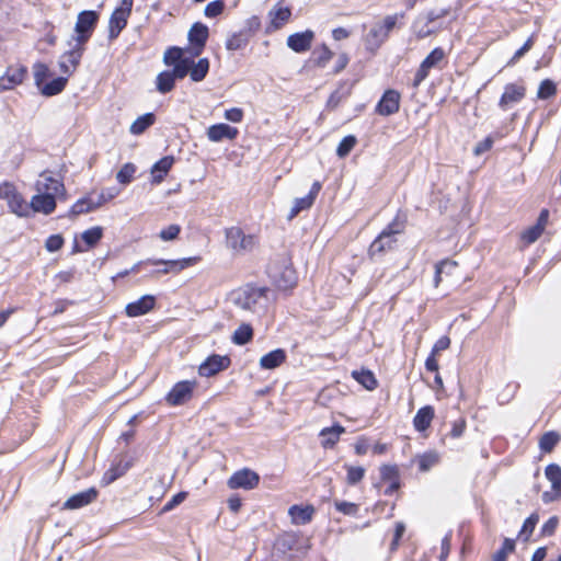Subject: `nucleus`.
<instances>
[{
    "label": "nucleus",
    "mask_w": 561,
    "mask_h": 561,
    "mask_svg": "<svg viewBox=\"0 0 561 561\" xmlns=\"http://www.w3.org/2000/svg\"><path fill=\"white\" fill-rule=\"evenodd\" d=\"M133 0H123L122 4L112 13L108 23V37L110 39L116 38L119 33L125 28L127 20L130 15Z\"/></svg>",
    "instance_id": "nucleus-7"
},
{
    "label": "nucleus",
    "mask_w": 561,
    "mask_h": 561,
    "mask_svg": "<svg viewBox=\"0 0 561 561\" xmlns=\"http://www.w3.org/2000/svg\"><path fill=\"white\" fill-rule=\"evenodd\" d=\"M550 213L548 209H542L537 218L536 224L528 228V243L537 241L543 233L548 222Z\"/></svg>",
    "instance_id": "nucleus-33"
},
{
    "label": "nucleus",
    "mask_w": 561,
    "mask_h": 561,
    "mask_svg": "<svg viewBox=\"0 0 561 561\" xmlns=\"http://www.w3.org/2000/svg\"><path fill=\"white\" fill-rule=\"evenodd\" d=\"M270 293L271 290L265 287L245 286L233 290L230 294V301L244 311L261 312L267 306Z\"/></svg>",
    "instance_id": "nucleus-1"
},
{
    "label": "nucleus",
    "mask_w": 561,
    "mask_h": 561,
    "mask_svg": "<svg viewBox=\"0 0 561 561\" xmlns=\"http://www.w3.org/2000/svg\"><path fill=\"white\" fill-rule=\"evenodd\" d=\"M163 62L172 67V69H176L178 67L185 68V76L188 73L190 68V57L185 56V50L179 47H170L163 56Z\"/></svg>",
    "instance_id": "nucleus-21"
},
{
    "label": "nucleus",
    "mask_w": 561,
    "mask_h": 561,
    "mask_svg": "<svg viewBox=\"0 0 561 561\" xmlns=\"http://www.w3.org/2000/svg\"><path fill=\"white\" fill-rule=\"evenodd\" d=\"M559 524V519L557 516L550 517L542 526L541 534L543 536H551L554 534Z\"/></svg>",
    "instance_id": "nucleus-63"
},
{
    "label": "nucleus",
    "mask_w": 561,
    "mask_h": 561,
    "mask_svg": "<svg viewBox=\"0 0 561 561\" xmlns=\"http://www.w3.org/2000/svg\"><path fill=\"white\" fill-rule=\"evenodd\" d=\"M439 457L435 451L425 453L417 456L416 461L421 471H427L438 463Z\"/></svg>",
    "instance_id": "nucleus-41"
},
{
    "label": "nucleus",
    "mask_w": 561,
    "mask_h": 561,
    "mask_svg": "<svg viewBox=\"0 0 561 561\" xmlns=\"http://www.w3.org/2000/svg\"><path fill=\"white\" fill-rule=\"evenodd\" d=\"M27 73L26 67L22 65H13L7 68L5 72L0 77V90H12L20 85Z\"/></svg>",
    "instance_id": "nucleus-12"
},
{
    "label": "nucleus",
    "mask_w": 561,
    "mask_h": 561,
    "mask_svg": "<svg viewBox=\"0 0 561 561\" xmlns=\"http://www.w3.org/2000/svg\"><path fill=\"white\" fill-rule=\"evenodd\" d=\"M64 244V239L60 234H53L48 237L45 242V248L48 252H56L61 249Z\"/></svg>",
    "instance_id": "nucleus-59"
},
{
    "label": "nucleus",
    "mask_w": 561,
    "mask_h": 561,
    "mask_svg": "<svg viewBox=\"0 0 561 561\" xmlns=\"http://www.w3.org/2000/svg\"><path fill=\"white\" fill-rule=\"evenodd\" d=\"M388 38L385 31L376 23L364 38L367 49L376 51L382 43Z\"/></svg>",
    "instance_id": "nucleus-29"
},
{
    "label": "nucleus",
    "mask_w": 561,
    "mask_h": 561,
    "mask_svg": "<svg viewBox=\"0 0 561 561\" xmlns=\"http://www.w3.org/2000/svg\"><path fill=\"white\" fill-rule=\"evenodd\" d=\"M320 190H321V183L316 181L312 184L310 192L307 196L301 197V198H296L294 201L293 207H291L289 216H288L289 219H293L294 217H296L301 210L310 208L313 205L314 199H316L317 195L319 194Z\"/></svg>",
    "instance_id": "nucleus-23"
},
{
    "label": "nucleus",
    "mask_w": 561,
    "mask_h": 561,
    "mask_svg": "<svg viewBox=\"0 0 561 561\" xmlns=\"http://www.w3.org/2000/svg\"><path fill=\"white\" fill-rule=\"evenodd\" d=\"M253 337V330L250 324H241L232 335V342L237 345H244Z\"/></svg>",
    "instance_id": "nucleus-40"
},
{
    "label": "nucleus",
    "mask_w": 561,
    "mask_h": 561,
    "mask_svg": "<svg viewBox=\"0 0 561 561\" xmlns=\"http://www.w3.org/2000/svg\"><path fill=\"white\" fill-rule=\"evenodd\" d=\"M334 506L340 513L348 516H354L358 512V505L353 502L335 501Z\"/></svg>",
    "instance_id": "nucleus-54"
},
{
    "label": "nucleus",
    "mask_w": 561,
    "mask_h": 561,
    "mask_svg": "<svg viewBox=\"0 0 561 561\" xmlns=\"http://www.w3.org/2000/svg\"><path fill=\"white\" fill-rule=\"evenodd\" d=\"M229 365V358L220 355H211L198 367V373L203 377H211L226 369Z\"/></svg>",
    "instance_id": "nucleus-18"
},
{
    "label": "nucleus",
    "mask_w": 561,
    "mask_h": 561,
    "mask_svg": "<svg viewBox=\"0 0 561 561\" xmlns=\"http://www.w3.org/2000/svg\"><path fill=\"white\" fill-rule=\"evenodd\" d=\"M133 460H119L116 463H113L103 474L101 483L102 485H108L113 483L118 478L123 477L131 467Z\"/></svg>",
    "instance_id": "nucleus-27"
},
{
    "label": "nucleus",
    "mask_w": 561,
    "mask_h": 561,
    "mask_svg": "<svg viewBox=\"0 0 561 561\" xmlns=\"http://www.w3.org/2000/svg\"><path fill=\"white\" fill-rule=\"evenodd\" d=\"M414 30H415V34L419 38L427 37L434 33V30L428 27V23L427 22L423 23L422 19H417L415 21Z\"/></svg>",
    "instance_id": "nucleus-58"
},
{
    "label": "nucleus",
    "mask_w": 561,
    "mask_h": 561,
    "mask_svg": "<svg viewBox=\"0 0 561 561\" xmlns=\"http://www.w3.org/2000/svg\"><path fill=\"white\" fill-rule=\"evenodd\" d=\"M356 144L357 139L355 136L350 135L344 137L336 148V154L340 158H345L353 150Z\"/></svg>",
    "instance_id": "nucleus-46"
},
{
    "label": "nucleus",
    "mask_w": 561,
    "mask_h": 561,
    "mask_svg": "<svg viewBox=\"0 0 561 561\" xmlns=\"http://www.w3.org/2000/svg\"><path fill=\"white\" fill-rule=\"evenodd\" d=\"M257 244L254 234H245L239 227L226 229V245L236 254H244L252 251Z\"/></svg>",
    "instance_id": "nucleus-3"
},
{
    "label": "nucleus",
    "mask_w": 561,
    "mask_h": 561,
    "mask_svg": "<svg viewBox=\"0 0 561 561\" xmlns=\"http://www.w3.org/2000/svg\"><path fill=\"white\" fill-rule=\"evenodd\" d=\"M560 440V436L554 432H548L539 439V447L545 453H550Z\"/></svg>",
    "instance_id": "nucleus-44"
},
{
    "label": "nucleus",
    "mask_w": 561,
    "mask_h": 561,
    "mask_svg": "<svg viewBox=\"0 0 561 561\" xmlns=\"http://www.w3.org/2000/svg\"><path fill=\"white\" fill-rule=\"evenodd\" d=\"M68 82V77H58L53 79L50 82L44 83L42 87H38L41 93L46 96H53L59 94L66 88Z\"/></svg>",
    "instance_id": "nucleus-38"
},
{
    "label": "nucleus",
    "mask_w": 561,
    "mask_h": 561,
    "mask_svg": "<svg viewBox=\"0 0 561 561\" xmlns=\"http://www.w3.org/2000/svg\"><path fill=\"white\" fill-rule=\"evenodd\" d=\"M352 377L369 391L377 388L378 381L373 371L368 369L353 370Z\"/></svg>",
    "instance_id": "nucleus-36"
},
{
    "label": "nucleus",
    "mask_w": 561,
    "mask_h": 561,
    "mask_svg": "<svg viewBox=\"0 0 561 561\" xmlns=\"http://www.w3.org/2000/svg\"><path fill=\"white\" fill-rule=\"evenodd\" d=\"M445 268L449 270H458V264L455 261H443L438 264H436V271H435V277H434V285L437 287L439 283L443 280V271Z\"/></svg>",
    "instance_id": "nucleus-52"
},
{
    "label": "nucleus",
    "mask_w": 561,
    "mask_h": 561,
    "mask_svg": "<svg viewBox=\"0 0 561 561\" xmlns=\"http://www.w3.org/2000/svg\"><path fill=\"white\" fill-rule=\"evenodd\" d=\"M445 57V53L442 48H435L432 50V53L422 61V65L424 68H427L431 70L433 67H435L438 62L443 60Z\"/></svg>",
    "instance_id": "nucleus-51"
},
{
    "label": "nucleus",
    "mask_w": 561,
    "mask_h": 561,
    "mask_svg": "<svg viewBox=\"0 0 561 561\" xmlns=\"http://www.w3.org/2000/svg\"><path fill=\"white\" fill-rule=\"evenodd\" d=\"M103 236V229L101 227H93L82 232V240L89 245H95Z\"/></svg>",
    "instance_id": "nucleus-47"
},
{
    "label": "nucleus",
    "mask_w": 561,
    "mask_h": 561,
    "mask_svg": "<svg viewBox=\"0 0 561 561\" xmlns=\"http://www.w3.org/2000/svg\"><path fill=\"white\" fill-rule=\"evenodd\" d=\"M224 10V2L220 0L209 2L205 8V15L208 18H216Z\"/></svg>",
    "instance_id": "nucleus-60"
},
{
    "label": "nucleus",
    "mask_w": 561,
    "mask_h": 561,
    "mask_svg": "<svg viewBox=\"0 0 561 561\" xmlns=\"http://www.w3.org/2000/svg\"><path fill=\"white\" fill-rule=\"evenodd\" d=\"M434 419V409L431 405H426L421 408L414 419H413V425L416 431L423 432L427 430Z\"/></svg>",
    "instance_id": "nucleus-34"
},
{
    "label": "nucleus",
    "mask_w": 561,
    "mask_h": 561,
    "mask_svg": "<svg viewBox=\"0 0 561 561\" xmlns=\"http://www.w3.org/2000/svg\"><path fill=\"white\" fill-rule=\"evenodd\" d=\"M403 15H387L382 22L378 23L379 26L385 31V33L389 36V33L392 31V28L396 26L399 18H402Z\"/></svg>",
    "instance_id": "nucleus-61"
},
{
    "label": "nucleus",
    "mask_w": 561,
    "mask_h": 561,
    "mask_svg": "<svg viewBox=\"0 0 561 561\" xmlns=\"http://www.w3.org/2000/svg\"><path fill=\"white\" fill-rule=\"evenodd\" d=\"M545 474L551 483V490L543 492V502L549 503L561 499V468L551 463L546 468Z\"/></svg>",
    "instance_id": "nucleus-11"
},
{
    "label": "nucleus",
    "mask_w": 561,
    "mask_h": 561,
    "mask_svg": "<svg viewBox=\"0 0 561 561\" xmlns=\"http://www.w3.org/2000/svg\"><path fill=\"white\" fill-rule=\"evenodd\" d=\"M514 540L505 539L503 547L493 554L492 561H505L507 554L514 550Z\"/></svg>",
    "instance_id": "nucleus-55"
},
{
    "label": "nucleus",
    "mask_w": 561,
    "mask_h": 561,
    "mask_svg": "<svg viewBox=\"0 0 561 561\" xmlns=\"http://www.w3.org/2000/svg\"><path fill=\"white\" fill-rule=\"evenodd\" d=\"M332 57L333 53L327 45H322L313 50V61L319 67H325Z\"/></svg>",
    "instance_id": "nucleus-42"
},
{
    "label": "nucleus",
    "mask_w": 561,
    "mask_h": 561,
    "mask_svg": "<svg viewBox=\"0 0 561 561\" xmlns=\"http://www.w3.org/2000/svg\"><path fill=\"white\" fill-rule=\"evenodd\" d=\"M314 39V33L307 30L301 33H295L287 37V46L295 53H305L310 49Z\"/></svg>",
    "instance_id": "nucleus-20"
},
{
    "label": "nucleus",
    "mask_w": 561,
    "mask_h": 561,
    "mask_svg": "<svg viewBox=\"0 0 561 561\" xmlns=\"http://www.w3.org/2000/svg\"><path fill=\"white\" fill-rule=\"evenodd\" d=\"M400 94L394 90H388L382 95L377 105V112L380 115L388 116L399 111Z\"/></svg>",
    "instance_id": "nucleus-24"
},
{
    "label": "nucleus",
    "mask_w": 561,
    "mask_h": 561,
    "mask_svg": "<svg viewBox=\"0 0 561 561\" xmlns=\"http://www.w3.org/2000/svg\"><path fill=\"white\" fill-rule=\"evenodd\" d=\"M314 512L312 505H293L288 510V515L294 525H306L311 522Z\"/></svg>",
    "instance_id": "nucleus-28"
},
{
    "label": "nucleus",
    "mask_w": 561,
    "mask_h": 561,
    "mask_svg": "<svg viewBox=\"0 0 561 561\" xmlns=\"http://www.w3.org/2000/svg\"><path fill=\"white\" fill-rule=\"evenodd\" d=\"M556 91V84L551 80L546 79L540 83L538 88L537 98L541 100H547L554 95Z\"/></svg>",
    "instance_id": "nucleus-49"
},
{
    "label": "nucleus",
    "mask_w": 561,
    "mask_h": 561,
    "mask_svg": "<svg viewBox=\"0 0 561 561\" xmlns=\"http://www.w3.org/2000/svg\"><path fill=\"white\" fill-rule=\"evenodd\" d=\"M98 208V205L95 202L90 199L89 197H84L79 199L72 207L71 213L73 215H80L84 213H89L91 210H94Z\"/></svg>",
    "instance_id": "nucleus-45"
},
{
    "label": "nucleus",
    "mask_w": 561,
    "mask_h": 561,
    "mask_svg": "<svg viewBox=\"0 0 561 561\" xmlns=\"http://www.w3.org/2000/svg\"><path fill=\"white\" fill-rule=\"evenodd\" d=\"M524 98V88L517 87L514 84H510L505 88V91L501 99V105L503 107H507L513 103L522 101Z\"/></svg>",
    "instance_id": "nucleus-37"
},
{
    "label": "nucleus",
    "mask_w": 561,
    "mask_h": 561,
    "mask_svg": "<svg viewBox=\"0 0 561 561\" xmlns=\"http://www.w3.org/2000/svg\"><path fill=\"white\" fill-rule=\"evenodd\" d=\"M181 227L179 225L173 224L162 229L159 233V237L163 241H172L179 237Z\"/></svg>",
    "instance_id": "nucleus-57"
},
{
    "label": "nucleus",
    "mask_w": 561,
    "mask_h": 561,
    "mask_svg": "<svg viewBox=\"0 0 561 561\" xmlns=\"http://www.w3.org/2000/svg\"><path fill=\"white\" fill-rule=\"evenodd\" d=\"M260 482V476L248 468L236 471L227 481L228 486L231 490L244 489L252 490L257 486Z\"/></svg>",
    "instance_id": "nucleus-9"
},
{
    "label": "nucleus",
    "mask_w": 561,
    "mask_h": 561,
    "mask_svg": "<svg viewBox=\"0 0 561 561\" xmlns=\"http://www.w3.org/2000/svg\"><path fill=\"white\" fill-rule=\"evenodd\" d=\"M188 42L192 45V55L198 56L203 51L208 38V27L202 23H195L188 31Z\"/></svg>",
    "instance_id": "nucleus-16"
},
{
    "label": "nucleus",
    "mask_w": 561,
    "mask_h": 561,
    "mask_svg": "<svg viewBox=\"0 0 561 561\" xmlns=\"http://www.w3.org/2000/svg\"><path fill=\"white\" fill-rule=\"evenodd\" d=\"M190 78L194 82L203 81L208 71H209V60L207 58H201L197 61H194L190 58V68H188Z\"/></svg>",
    "instance_id": "nucleus-32"
},
{
    "label": "nucleus",
    "mask_w": 561,
    "mask_h": 561,
    "mask_svg": "<svg viewBox=\"0 0 561 561\" xmlns=\"http://www.w3.org/2000/svg\"><path fill=\"white\" fill-rule=\"evenodd\" d=\"M30 211L43 213L45 215L51 214L56 208V196L38 193L31 199Z\"/></svg>",
    "instance_id": "nucleus-22"
},
{
    "label": "nucleus",
    "mask_w": 561,
    "mask_h": 561,
    "mask_svg": "<svg viewBox=\"0 0 561 561\" xmlns=\"http://www.w3.org/2000/svg\"><path fill=\"white\" fill-rule=\"evenodd\" d=\"M174 163V158L172 156H165L157 161L151 168V176L153 183H160L163 181L164 176L168 174L170 169Z\"/></svg>",
    "instance_id": "nucleus-30"
},
{
    "label": "nucleus",
    "mask_w": 561,
    "mask_h": 561,
    "mask_svg": "<svg viewBox=\"0 0 561 561\" xmlns=\"http://www.w3.org/2000/svg\"><path fill=\"white\" fill-rule=\"evenodd\" d=\"M98 19L99 15L95 11H82L79 13L75 27L76 36L72 41L84 46L95 27Z\"/></svg>",
    "instance_id": "nucleus-5"
},
{
    "label": "nucleus",
    "mask_w": 561,
    "mask_h": 561,
    "mask_svg": "<svg viewBox=\"0 0 561 561\" xmlns=\"http://www.w3.org/2000/svg\"><path fill=\"white\" fill-rule=\"evenodd\" d=\"M184 77H186L184 67L162 71L157 76L156 88L162 94L168 93L173 90L175 80L183 79Z\"/></svg>",
    "instance_id": "nucleus-14"
},
{
    "label": "nucleus",
    "mask_w": 561,
    "mask_h": 561,
    "mask_svg": "<svg viewBox=\"0 0 561 561\" xmlns=\"http://www.w3.org/2000/svg\"><path fill=\"white\" fill-rule=\"evenodd\" d=\"M291 10L289 7L284 5L282 2L276 3L268 11V25L267 32H274L283 27L290 19Z\"/></svg>",
    "instance_id": "nucleus-13"
},
{
    "label": "nucleus",
    "mask_w": 561,
    "mask_h": 561,
    "mask_svg": "<svg viewBox=\"0 0 561 561\" xmlns=\"http://www.w3.org/2000/svg\"><path fill=\"white\" fill-rule=\"evenodd\" d=\"M346 469V483L350 485H355L360 482L365 476V468L360 466H351L345 465Z\"/></svg>",
    "instance_id": "nucleus-43"
},
{
    "label": "nucleus",
    "mask_w": 561,
    "mask_h": 561,
    "mask_svg": "<svg viewBox=\"0 0 561 561\" xmlns=\"http://www.w3.org/2000/svg\"><path fill=\"white\" fill-rule=\"evenodd\" d=\"M187 497V492L175 494L162 508V512H169L181 504Z\"/></svg>",
    "instance_id": "nucleus-64"
},
{
    "label": "nucleus",
    "mask_w": 561,
    "mask_h": 561,
    "mask_svg": "<svg viewBox=\"0 0 561 561\" xmlns=\"http://www.w3.org/2000/svg\"><path fill=\"white\" fill-rule=\"evenodd\" d=\"M156 306V298L152 295H144L138 300L129 302L125 312L129 318H136L150 312Z\"/></svg>",
    "instance_id": "nucleus-17"
},
{
    "label": "nucleus",
    "mask_w": 561,
    "mask_h": 561,
    "mask_svg": "<svg viewBox=\"0 0 561 561\" xmlns=\"http://www.w3.org/2000/svg\"><path fill=\"white\" fill-rule=\"evenodd\" d=\"M98 497V491L90 488L85 491L79 492L70 496L62 505V510H78L94 502Z\"/></svg>",
    "instance_id": "nucleus-19"
},
{
    "label": "nucleus",
    "mask_w": 561,
    "mask_h": 561,
    "mask_svg": "<svg viewBox=\"0 0 561 561\" xmlns=\"http://www.w3.org/2000/svg\"><path fill=\"white\" fill-rule=\"evenodd\" d=\"M237 136L238 129L224 123L211 125L207 129V137L213 142H219L222 139L233 140Z\"/></svg>",
    "instance_id": "nucleus-26"
},
{
    "label": "nucleus",
    "mask_w": 561,
    "mask_h": 561,
    "mask_svg": "<svg viewBox=\"0 0 561 561\" xmlns=\"http://www.w3.org/2000/svg\"><path fill=\"white\" fill-rule=\"evenodd\" d=\"M345 433V428L341 425H334L332 427H324L320 432V437L322 438L321 445L323 448H332L336 445L340 439V436Z\"/></svg>",
    "instance_id": "nucleus-31"
},
{
    "label": "nucleus",
    "mask_w": 561,
    "mask_h": 561,
    "mask_svg": "<svg viewBox=\"0 0 561 561\" xmlns=\"http://www.w3.org/2000/svg\"><path fill=\"white\" fill-rule=\"evenodd\" d=\"M36 190L38 193L49 194V195H64L65 188L64 184L53 176L51 172L45 171L41 173L37 182Z\"/></svg>",
    "instance_id": "nucleus-15"
},
{
    "label": "nucleus",
    "mask_w": 561,
    "mask_h": 561,
    "mask_svg": "<svg viewBox=\"0 0 561 561\" xmlns=\"http://www.w3.org/2000/svg\"><path fill=\"white\" fill-rule=\"evenodd\" d=\"M380 477L385 482L399 481V471L397 466L383 465L380 468Z\"/></svg>",
    "instance_id": "nucleus-53"
},
{
    "label": "nucleus",
    "mask_w": 561,
    "mask_h": 561,
    "mask_svg": "<svg viewBox=\"0 0 561 561\" xmlns=\"http://www.w3.org/2000/svg\"><path fill=\"white\" fill-rule=\"evenodd\" d=\"M397 225H389L370 244L369 254L376 256L385 253L387 250L392 249L397 242L396 234L400 232L399 228H394Z\"/></svg>",
    "instance_id": "nucleus-8"
},
{
    "label": "nucleus",
    "mask_w": 561,
    "mask_h": 561,
    "mask_svg": "<svg viewBox=\"0 0 561 561\" xmlns=\"http://www.w3.org/2000/svg\"><path fill=\"white\" fill-rule=\"evenodd\" d=\"M34 70V80L36 87H42L45 83V80L49 76V69L45 64L37 62L33 67Z\"/></svg>",
    "instance_id": "nucleus-50"
},
{
    "label": "nucleus",
    "mask_w": 561,
    "mask_h": 561,
    "mask_svg": "<svg viewBox=\"0 0 561 561\" xmlns=\"http://www.w3.org/2000/svg\"><path fill=\"white\" fill-rule=\"evenodd\" d=\"M267 273L270 279L278 290H288L296 285V272L286 257L271 263Z\"/></svg>",
    "instance_id": "nucleus-2"
},
{
    "label": "nucleus",
    "mask_w": 561,
    "mask_h": 561,
    "mask_svg": "<svg viewBox=\"0 0 561 561\" xmlns=\"http://www.w3.org/2000/svg\"><path fill=\"white\" fill-rule=\"evenodd\" d=\"M154 114L146 113L133 122V124L129 127V131L133 135H141L142 133H145L146 129H148L150 126L154 124Z\"/></svg>",
    "instance_id": "nucleus-39"
},
{
    "label": "nucleus",
    "mask_w": 561,
    "mask_h": 561,
    "mask_svg": "<svg viewBox=\"0 0 561 561\" xmlns=\"http://www.w3.org/2000/svg\"><path fill=\"white\" fill-rule=\"evenodd\" d=\"M0 198L7 201L11 213L19 217L30 216V205L16 190L15 185L10 182L0 184Z\"/></svg>",
    "instance_id": "nucleus-4"
},
{
    "label": "nucleus",
    "mask_w": 561,
    "mask_h": 561,
    "mask_svg": "<svg viewBox=\"0 0 561 561\" xmlns=\"http://www.w3.org/2000/svg\"><path fill=\"white\" fill-rule=\"evenodd\" d=\"M196 387V381L184 380L176 382L165 397V401L170 405H181L187 402Z\"/></svg>",
    "instance_id": "nucleus-10"
},
{
    "label": "nucleus",
    "mask_w": 561,
    "mask_h": 561,
    "mask_svg": "<svg viewBox=\"0 0 561 561\" xmlns=\"http://www.w3.org/2000/svg\"><path fill=\"white\" fill-rule=\"evenodd\" d=\"M247 45V38L242 34H233L226 42L228 50H239Z\"/></svg>",
    "instance_id": "nucleus-56"
},
{
    "label": "nucleus",
    "mask_w": 561,
    "mask_h": 561,
    "mask_svg": "<svg viewBox=\"0 0 561 561\" xmlns=\"http://www.w3.org/2000/svg\"><path fill=\"white\" fill-rule=\"evenodd\" d=\"M199 260L198 256H190L180 260H148V263L168 266L170 273L178 274L187 267L194 266Z\"/></svg>",
    "instance_id": "nucleus-25"
},
{
    "label": "nucleus",
    "mask_w": 561,
    "mask_h": 561,
    "mask_svg": "<svg viewBox=\"0 0 561 561\" xmlns=\"http://www.w3.org/2000/svg\"><path fill=\"white\" fill-rule=\"evenodd\" d=\"M225 118L232 123H240L243 118V111L239 107H232L225 111Z\"/></svg>",
    "instance_id": "nucleus-62"
},
{
    "label": "nucleus",
    "mask_w": 561,
    "mask_h": 561,
    "mask_svg": "<svg viewBox=\"0 0 561 561\" xmlns=\"http://www.w3.org/2000/svg\"><path fill=\"white\" fill-rule=\"evenodd\" d=\"M136 172V167L133 163H125L116 174V180L121 184H127L131 181Z\"/></svg>",
    "instance_id": "nucleus-48"
},
{
    "label": "nucleus",
    "mask_w": 561,
    "mask_h": 561,
    "mask_svg": "<svg viewBox=\"0 0 561 561\" xmlns=\"http://www.w3.org/2000/svg\"><path fill=\"white\" fill-rule=\"evenodd\" d=\"M69 50L65 51L58 61L60 72L67 77L77 70L84 51V46L73 41L69 43Z\"/></svg>",
    "instance_id": "nucleus-6"
},
{
    "label": "nucleus",
    "mask_w": 561,
    "mask_h": 561,
    "mask_svg": "<svg viewBox=\"0 0 561 561\" xmlns=\"http://www.w3.org/2000/svg\"><path fill=\"white\" fill-rule=\"evenodd\" d=\"M286 359V353L284 350H274L260 359V366L264 369H274L280 366Z\"/></svg>",
    "instance_id": "nucleus-35"
}]
</instances>
